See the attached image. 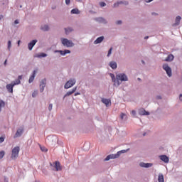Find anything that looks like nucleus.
I'll return each instance as SVG.
<instances>
[{"mask_svg":"<svg viewBox=\"0 0 182 182\" xmlns=\"http://www.w3.org/2000/svg\"><path fill=\"white\" fill-rule=\"evenodd\" d=\"M127 151V150L124 149V150L119 151L116 154H109L104 159V161H109V160H113L114 159H119V157H120V154H123Z\"/></svg>","mask_w":182,"mask_h":182,"instance_id":"1","label":"nucleus"},{"mask_svg":"<svg viewBox=\"0 0 182 182\" xmlns=\"http://www.w3.org/2000/svg\"><path fill=\"white\" fill-rule=\"evenodd\" d=\"M60 42L64 48H73V46H75V43L68 38H61Z\"/></svg>","mask_w":182,"mask_h":182,"instance_id":"2","label":"nucleus"},{"mask_svg":"<svg viewBox=\"0 0 182 182\" xmlns=\"http://www.w3.org/2000/svg\"><path fill=\"white\" fill-rule=\"evenodd\" d=\"M46 141L48 144H50V146H56V143H58V136L55 135H50L47 136Z\"/></svg>","mask_w":182,"mask_h":182,"instance_id":"3","label":"nucleus"},{"mask_svg":"<svg viewBox=\"0 0 182 182\" xmlns=\"http://www.w3.org/2000/svg\"><path fill=\"white\" fill-rule=\"evenodd\" d=\"M50 166H51V169L54 171H61L62 166H60V162L56 161L54 163H50Z\"/></svg>","mask_w":182,"mask_h":182,"instance_id":"4","label":"nucleus"},{"mask_svg":"<svg viewBox=\"0 0 182 182\" xmlns=\"http://www.w3.org/2000/svg\"><path fill=\"white\" fill-rule=\"evenodd\" d=\"M76 85V79L71 78L64 85V89H70L73 86Z\"/></svg>","mask_w":182,"mask_h":182,"instance_id":"5","label":"nucleus"},{"mask_svg":"<svg viewBox=\"0 0 182 182\" xmlns=\"http://www.w3.org/2000/svg\"><path fill=\"white\" fill-rule=\"evenodd\" d=\"M19 146H16L12 149L11 156V159H12V160H15V159H17V157L19 156Z\"/></svg>","mask_w":182,"mask_h":182,"instance_id":"6","label":"nucleus"},{"mask_svg":"<svg viewBox=\"0 0 182 182\" xmlns=\"http://www.w3.org/2000/svg\"><path fill=\"white\" fill-rule=\"evenodd\" d=\"M116 79L120 80V82H127L129 80V77L124 73H119L116 75Z\"/></svg>","mask_w":182,"mask_h":182,"instance_id":"7","label":"nucleus"},{"mask_svg":"<svg viewBox=\"0 0 182 182\" xmlns=\"http://www.w3.org/2000/svg\"><path fill=\"white\" fill-rule=\"evenodd\" d=\"M164 70H165V72H166V74L168 75V77H171V76L173 75V73L171 72V68H170V66H168V64L165 63L162 66Z\"/></svg>","mask_w":182,"mask_h":182,"instance_id":"8","label":"nucleus"},{"mask_svg":"<svg viewBox=\"0 0 182 182\" xmlns=\"http://www.w3.org/2000/svg\"><path fill=\"white\" fill-rule=\"evenodd\" d=\"M45 87H46V78L42 79L40 82L41 93H43V90H45Z\"/></svg>","mask_w":182,"mask_h":182,"instance_id":"9","label":"nucleus"},{"mask_svg":"<svg viewBox=\"0 0 182 182\" xmlns=\"http://www.w3.org/2000/svg\"><path fill=\"white\" fill-rule=\"evenodd\" d=\"M54 53H60L61 55V56H66V55L70 53V50H55L54 51Z\"/></svg>","mask_w":182,"mask_h":182,"instance_id":"10","label":"nucleus"},{"mask_svg":"<svg viewBox=\"0 0 182 182\" xmlns=\"http://www.w3.org/2000/svg\"><path fill=\"white\" fill-rule=\"evenodd\" d=\"M139 167H141L142 168H150V167H153V163L140 162Z\"/></svg>","mask_w":182,"mask_h":182,"instance_id":"11","label":"nucleus"},{"mask_svg":"<svg viewBox=\"0 0 182 182\" xmlns=\"http://www.w3.org/2000/svg\"><path fill=\"white\" fill-rule=\"evenodd\" d=\"M94 21L99 22V23H103L104 25H107V20L103 17H97L94 18Z\"/></svg>","mask_w":182,"mask_h":182,"instance_id":"12","label":"nucleus"},{"mask_svg":"<svg viewBox=\"0 0 182 182\" xmlns=\"http://www.w3.org/2000/svg\"><path fill=\"white\" fill-rule=\"evenodd\" d=\"M37 73H38V70H34L33 71L32 75L29 77L28 83H32L33 80H35V77H36Z\"/></svg>","mask_w":182,"mask_h":182,"instance_id":"13","label":"nucleus"},{"mask_svg":"<svg viewBox=\"0 0 182 182\" xmlns=\"http://www.w3.org/2000/svg\"><path fill=\"white\" fill-rule=\"evenodd\" d=\"M101 102L105 105L106 107H109V106H112V101L110 99L102 98Z\"/></svg>","mask_w":182,"mask_h":182,"instance_id":"14","label":"nucleus"},{"mask_svg":"<svg viewBox=\"0 0 182 182\" xmlns=\"http://www.w3.org/2000/svg\"><path fill=\"white\" fill-rule=\"evenodd\" d=\"M138 113L140 116H149L150 112L146 111L144 108H141L139 109Z\"/></svg>","mask_w":182,"mask_h":182,"instance_id":"15","label":"nucleus"},{"mask_svg":"<svg viewBox=\"0 0 182 182\" xmlns=\"http://www.w3.org/2000/svg\"><path fill=\"white\" fill-rule=\"evenodd\" d=\"M38 43V40H32L28 44V48L29 50H32L33 49V46L36 45Z\"/></svg>","mask_w":182,"mask_h":182,"instance_id":"16","label":"nucleus"},{"mask_svg":"<svg viewBox=\"0 0 182 182\" xmlns=\"http://www.w3.org/2000/svg\"><path fill=\"white\" fill-rule=\"evenodd\" d=\"M159 159L161 161L166 164H168L170 161V159L166 155H160Z\"/></svg>","mask_w":182,"mask_h":182,"instance_id":"17","label":"nucleus"},{"mask_svg":"<svg viewBox=\"0 0 182 182\" xmlns=\"http://www.w3.org/2000/svg\"><path fill=\"white\" fill-rule=\"evenodd\" d=\"M14 87H15V86L11 84V82L10 84H7L6 86V89H7V92H9V93H14Z\"/></svg>","mask_w":182,"mask_h":182,"instance_id":"18","label":"nucleus"},{"mask_svg":"<svg viewBox=\"0 0 182 182\" xmlns=\"http://www.w3.org/2000/svg\"><path fill=\"white\" fill-rule=\"evenodd\" d=\"M23 134V128L18 129L15 134L14 139H16V137H21V136H22Z\"/></svg>","mask_w":182,"mask_h":182,"instance_id":"19","label":"nucleus"},{"mask_svg":"<svg viewBox=\"0 0 182 182\" xmlns=\"http://www.w3.org/2000/svg\"><path fill=\"white\" fill-rule=\"evenodd\" d=\"M77 89V87H75L74 88H73L71 90L68 91L63 97V99H65V97H68V96H70V95H73L74 92H76V90Z\"/></svg>","mask_w":182,"mask_h":182,"instance_id":"20","label":"nucleus"},{"mask_svg":"<svg viewBox=\"0 0 182 182\" xmlns=\"http://www.w3.org/2000/svg\"><path fill=\"white\" fill-rule=\"evenodd\" d=\"M181 22V16H177L175 18V23L173 24V26H178Z\"/></svg>","mask_w":182,"mask_h":182,"instance_id":"21","label":"nucleus"},{"mask_svg":"<svg viewBox=\"0 0 182 182\" xmlns=\"http://www.w3.org/2000/svg\"><path fill=\"white\" fill-rule=\"evenodd\" d=\"M102 41H105V36L98 37V38L94 41V45H99V43H102Z\"/></svg>","mask_w":182,"mask_h":182,"instance_id":"22","label":"nucleus"},{"mask_svg":"<svg viewBox=\"0 0 182 182\" xmlns=\"http://www.w3.org/2000/svg\"><path fill=\"white\" fill-rule=\"evenodd\" d=\"M64 31H65V35H70V33H72V32H73V28L68 27L64 28Z\"/></svg>","mask_w":182,"mask_h":182,"instance_id":"23","label":"nucleus"},{"mask_svg":"<svg viewBox=\"0 0 182 182\" xmlns=\"http://www.w3.org/2000/svg\"><path fill=\"white\" fill-rule=\"evenodd\" d=\"M109 66H110L114 70L117 69V63L115 61H111L109 63Z\"/></svg>","mask_w":182,"mask_h":182,"instance_id":"24","label":"nucleus"},{"mask_svg":"<svg viewBox=\"0 0 182 182\" xmlns=\"http://www.w3.org/2000/svg\"><path fill=\"white\" fill-rule=\"evenodd\" d=\"M46 56H48V54L44 53H38V54H36L34 55V58H38L41 59V58H46Z\"/></svg>","mask_w":182,"mask_h":182,"instance_id":"25","label":"nucleus"},{"mask_svg":"<svg viewBox=\"0 0 182 182\" xmlns=\"http://www.w3.org/2000/svg\"><path fill=\"white\" fill-rule=\"evenodd\" d=\"M174 60V55L170 54L167 56V58L165 59V62H171Z\"/></svg>","mask_w":182,"mask_h":182,"instance_id":"26","label":"nucleus"},{"mask_svg":"<svg viewBox=\"0 0 182 182\" xmlns=\"http://www.w3.org/2000/svg\"><path fill=\"white\" fill-rule=\"evenodd\" d=\"M70 14L72 15H79V14H80V11L77 9H73L71 10Z\"/></svg>","mask_w":182,"mask_h":182,"instance_id":"27","label":"nucleus"},{"mask_svg":"<svg viewBox=\"0 0 182 182\" xmlns=\"http://www.w3.org/2000/svg\"><path fill=\"white\" fill-rule=\"evenodd\" d=\"M158 181L159 182H164V176L163 173H159L158 176Z\"/></svg>","mask_w":182,"mask_h":182,"instance_id":"28","label":"nucleus"},{"mask_svg":"<svg viewBox=\"0 0 182 182\" xmlns=\"http://www.w3.org/2000/svg\"><path fill=\"white\" fill-rule=\"evenodd\" d=\"M41 31H43V32H48V31H49V26H48V25L42 26Z\"/></svg>","mask_w":182,"mask_h":182,"instance_id":"29","label":"nucleus"},{"mask_svg":"<svg viewBox=\"0 0 182 182\" xmlns=\"http://www.w3.org/2000/svg\"><path fill=\"white\" fill-rule=\"evenodd\" d=\"M120 119H121V120H127V114L122 112L120 114Z\"/></svg>","mask_w":182,"mask_h":182,"instance_id":"30","label":"nucleus"},{"mask_svg":"<svg viewBox=\"0 0 182 182\" xmlns=\"http://www.w3.org/2000/svg\"><path fill=\"white\" fill-rule=\"evenodd\" d=\"M11 85H13V86H16L17 85H21V80L17 79L14 81H12Z\"/></svg>","mask_w":182,"mask_h":182,"instance_id":"31","label":"nucleus"},{"mask_svg":"<svg viewBox=\"0 0 182 182\" xmlns=\"http://www.w3.org/2000/svg\"><path fill=\"white\" fill-rule=\"evenodd\" d=\"M114 82V86H117V87H119V85H122V82H120V80L117 79V78H116V81Z\"/></svg>","mask_w":182,"mask_h":182,"instance_id":"32","label":"nucleus"},{"mask_svg":"<svg viewBox=\"0 0 182 182\" xmlns=\"http://www.w3.org/2000/svg\"><path fill=\"white\" fill-rule=\"evenodd\" d=\"M11 48H12V42L11 41H9L7 43V49L9 50H11Z\"/></svg>","mask_w":182,"mask_h":182,"instance_id":"33","label":"nucleus"},{"mask_svg":"<svg viewBox=\"0 0 182 182\" xmlns=\"http://www.w3.org/2000/svg\"><path fill=\"white\" fill-rule=\"evenodd\" d=\"M109 76L112 79V81L114 82H116V77L114 76V74L113 73H110L109 74Z\"/></svg>","mask_w":182,"mask_h":182,"instance_id":"34","label":"nucleus"},{"mask_svg":"<svg viewBox=\"0 0 182 182\" xmlns=\"http://www.w3.org/2000/svg\"><path fill=\"white\" fill-rule=\"evenodd\" d=\"M119 5H129V1H119Z\"/></svg>","mask_w":182,"mask_h":182,"instance_id":"35","label":"nucleus"},{"mask_svg":"<svg viewBox=\"0 0 182 182\" xmlns=\"http://www.w3.org/2000/svg\"><path fill=\"white\" fill-rule=\"evenodd\" d=\"M113 50V47H111L110 49L108 50L107 53V58H109V56L112 55V51Z\"/></svg>","mask_w":182,"mask_h":182,"instance_id":"36","label":"nucleus"},{"mask_svg":"<svg viewBox=\"0 0 182 182\" xmlns=\"http://www.w3.org/2000/svg\"><path fill=\"white\" fill-rule=\"evenodd\" d=\"M2 107H5V102L3 100L0 101V109H2Z\"/></svg>","mask_w":182,"mask_h":182,"instance_id":"37","label":"nucleus"},{"mask_svg":"<svg viewBox=\"0 0 182 182\" xmlns=\"http://www.w3.org/2000/svg\"><path fill=\"white\" fill-rule=\"evenodd\" d=\"M4 156H5V151H0V160L1 159H4Z\"/></svg>","mask_w":182,"mask_h":182,"instance_id":"38","label":"nucleus"},{"mask_svg":"<svg viewBox=\"0 0 182 182\" xmlns=\"http://www.w3.org/2000/svg\"><path fill=\"white\" fill-rule=\"evenodd\" d=\"M119 6H120L119 1L114 3L113 5L114 8H119Z\"/></svg>","mask_w":182,"mask_h":182,"instance_id":"39","label":"nucleus"},{"mask_svg":"<svg viewBox=\"0 0 182 182\" xmlns=\"http://www.w3.org/2000/svg\"><path fill=\"white\" fill-rule=\"evenodd\" d=\"M53 107V104H49V106H48L49 112H52Z\"/></svg>","mask_w":182,"mask_h":182,"instance_id":"40","label":"nucleus"},{"mask_svg":"<svg viewBox=\"0 0 182 182\" xmlns=\"http://www.w3.org/2000/svg\"><path fill=\"white\" fill-rule=\"evenodd\" d=\"M116 25H122L123 23V21L122 20H118L115 22Z\"/></svg>","mask_w":182,"mask_h":182,"instance_id":"41","label":"nucleus"},{"mask_svg":"<svg viewBox=\"0 0 182 182\" xmlns=\"http://www.w3.org/2000/svg\"><path fill=\"white\" fill-rule=\"evenodd\" d=\"M131 114H132V116H134V117H136V115L137 114V113L136 112V110H132L131 112Z\"/></svg>","mask_w":182,"mask_h":182,"instance_id":"42","label":"nucleus"},{"mask_svg":"<svg viewBox=\"0 0 182 182\" xmlns=\"http://www.w3.org/2000/svg\"><path fill=\"white\" fill-rule=\"evenodd\" d=\"M100 6H102V7H105V6H106V3H105V2H100Z\"/></svg>","mask_w":182,"mask_h":182,"instance_id":"43","label":"nucleus"},{"mask_svg":"<svg viewBox=\"0 0 182 182\" xmlns=\"http://www.w3.org/2000/svg\"><path fill=\"white\" fill-rule=\"evenodd\" d=\"M156 99H157V100H161V95H156Z\"/></svg>","mask_w":182,"mask_h":182,"instance_id":"44","label":"nucleus"},{"mask_svg":"<svg viewBox=\"0 0 182 182\" xmlns=\"http://www.w3.org/2000/svg\"><path fill=\"white\" fill-rule=\"evenodd\" d=\"M4 141H5V138L1 136L0 137V143H4Z\"/></svg>","mask_w":182,"mask_h":182,"instance_id":"45","label":"nucleus"},{"mask_svg":"<svg viewBox=\"0 0 182 182\" xmlns=\"http://www.w3.org/2000/svg\"><path fill=\"white\" fill-rule=\"evenodd\" d=\"M41 150L42 151H48V149H46V148H45V147H41Z\"/></svg>","mask_w":182,"mask_h":182,"instance_id":"46","label":"nucleus"},{"mask_svg":"<svg viewBox=\"0 0 182 182\" xmlns=\"http://www.w3.org/2000/svg\"><path fill=\"white\" fill-rule=\"evenodd\" d=\"M66 5H70V0H65Z\"/></svg>","mask_w":182,"mask_h":182,"instance_id":"47","label":"nucleus"},{"mask_svg":"<svg viewBox=\"0 0 182 182\" xmlns=\"http://www.w3.org/2000/svg\"><path fill=\"white\" fill-rule=\"evenodd\" d=\"M36 95H38V92H33V94H32V96L33 97H36Z\"/></svg>","mask_w":182,"mask_h":182,"instance_id":"48","label":"nucleus"},{"mask_svg":"<svg viewBox=\"0 0 182 182\" xmlns=\"http://www.w3.org/2000/svg\"><path fill=\"white\" fill-rule=\"evenodd\" d=\"M14 23L15 25H18V23H19V20H15Z\"/></svg>","mask_w":182,"mask_h":182,"instance_id":"49","label":"nucleus"},{"mask_svg":"<svg viewBox=\"0 0 182 182\" xmlns=\"http://www.w3.org/2000/svg\"><path fill=\"white\" fill-rule=\"evenodd\" d=\"M17 80L20 81L22 80V75H19Z\"/></svg>","mask_w":182,"mask_h":182,"instance_id":"50","label":"nucleus"},{"mask_svg":"<svg viewBox=\"0 0 182 182\" xmlns=\"http://www.w3.org/2000/svg\"><path fill=\"white\" fill-rule=\"evenodd\" d=\"M179 100L180 102H182V94L179 95Z\"/></svg>","mask_w":182,"mask_h":182,"instance_id":"51","label":"nucleus"},{"mask_svg":"<svg viewBox=\"0 0 182 182\" xmlns=\"http://www.w3.org/2000/svg\"><path fill=\"white\" fill-rule=\"evenodd\" d=\"M6 63H8V60H5L4 63V66H6Z\"/></svg>","mask_w":182,"mask_h":182,"instance_id":"52","label":"nucleus"},{"mask_svg":"<svg viewBox=\"0 0 182 182\" xmlns=\"http://www.w3.org/2000/svg\"><path fill=\"white\" fill-rule=\"evenodd\" d=\"M153 0H148V1H146V4H150V2H152Z\"/></svg>","mask_w":182,"mask_h":182,"instance_id":"53","label":"nucleus"},{"mask_svg":"<svg viewBox=\"0 0 182 182\" xmlns=\"http://www.w3.org/2000/svg\"><path fill=\"white\" fill-rule=\"evenodd\" d=\"M4 182H8V178L4 177Z\"/></svg>","mask_w":182,"mask_h":182,"instance_id":"54","label":"nucleus"},{"mask_svg":"<svg viewBox=\"0 0 182 182\" xmlns=\"http://www.w3.org/2000/svg\"><path fill=\"white\" fill-rule=\"evenodd\" d=\"M80 95V92H76V93H75V96H77V95Z\"/></svg>","mask_w":182,"mask_h":182,"instance_id":"55","label":"nucleus"},{"mask_svg":"<svg viewBox=\"0 0 182 182\" xmlns=\"http://www.w3.org/2000/svg\"><path fill=\"white\" fill-rule=\"evenodd\" d=\"M149 38V36H146L144 37V39H147Z\"/></svg>","mask_w":182,"mask_h":182,"instance_id":"56","label":"nucleus"},{"mask_svg":"<svg viewBox=\"0 0 182 182\" xmlns=\"http://www.w3.org/2000/svg\"><path fill=\"white\" fill-rule=\"evenodd\" d=\"M143 136H146V132H144V133L143 134Z\"/></svg>","mask_w":182,"mask_h":182,"instance_id":"57","label":"nucleus"},{"mask_svg":"<svg viewBox=\"0 0 182 182\" xmlns=\"http://www.w3.org/2000/svg\"><path fill=\"white\" fill-rule=\"evenodd\" d=\"M19 42H20V41H18V45H19Z\"/></svg>","mask_w":182,"mask_h":182,"instance_id":"58","label":"nucleus"}]
</instances>
